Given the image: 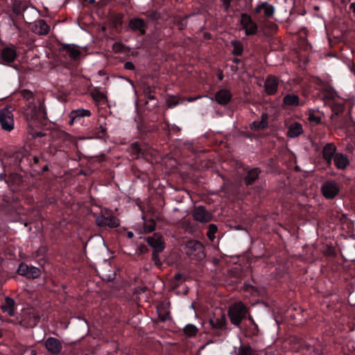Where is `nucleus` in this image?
I'll return each instance as SVG.
<instances>
[{"mask_svg":"<svg viewBox=\"0 0 355 355\" xmlns=\"http://www.w3.org/2000/svg\"><path fill=\"white\" fill-rule=\"evenodd\" d=\"M45 114L44 106L40 100H37V102H29L25 110V115L28 121H34L44 117Z\"/></svg>","mask_w":355,"mask_h":355,"instance_id":"nucleus-1","label":"nucleus"},{"mask_svg":"<svg viewBox=\"0 0 355 355\" xmlns=\"http://www.w3.org/2000/svg\"><path fill=\"white\" fill-rule=\"evenodd\" d=\"M247 313L245 306L241 302H237L230 306L229 309V317L231 322L238 326Z\"/></svg>","mask_w":355,"mask_h":355,"instance_id":"nucleus-2","label":"nucleus"},{"mask_svg":"<svg viewBox=\"0 0 355 355\" xmlns=\"http://www.w3.org/2000/svg\"><path fill=\"white\" fill-rule=\"evenodd\" d=\"M187 254L197 259L205 258L204 248L201 243L196 241H189L186 243Z\"/></svg>","mask_w":355,"mask_h":355,"instance_id":"nucleus-3","label":"nucleus"},{"mask_svg":"<svg viewBox=\"0 0 355 355\" xmlns=\"http://www.w3.org/2000/svg\"><path fill=\"white\" fill-rule=\"evenodd\" d=\"M0 123L2 129L6 131H11L13 130V114L8 108H3L0 110Z\"/></svg>","mask_w":355,"mask_h":355,"instance_id":"nucleus-4","label":"nucleus"},{"mask_svg":"<svg viewBox=\"0 0 355 355\" xmlns=\"http://www.w3.org/2000/svg\"><path fill=\"white\" fill-rule=\"evenodd\" d=\"M19 275L26 276L28 278L35 279L40 276L41 270L35 266H29L26 263H21L17 269Z\"/></svg>","mask_w":355,"mask_h":355,"instance_id":"nucleus-5","label":"nucleus"},{"mask_svg":"<svg viewBox=\"0 0 355 355\" xmlns=\"http://www.w3.org/2000/svg\"><path fill=\"white\" fill-rule=\"evenodd\" d=\"M96 223L99 227H109L110 228L117 227L120 225L119 219L113 216H98L96 218Z\"/></svg>","mask_w":355,"mask_h":355,"instance_id":"nucleus-6","label":"nucleus"},{"mask_svg":"<svg viewBox=\"0 0 355 355\" xmlns=\"http://www.w3.org/2000/svg\"><path fill=\"white\" fill-rule=\"evenodd\" d=\"M45 347L49 353L58 355L62 349V344L58 338L49 337L45 340Z\"/></svg>","mask_w":355,"mask_h":355,"instance_id":"nucleus-7","label":"nucleus"},{"mask_svg":"<svg viewBox=\"0 0 355 355\" xmlns=\"http://www.w3.org/2000/svg\"><path fill=\"white\" fill-rule=\"evenodd\" d=\"M339 187L335 182H327L322 186V191L327 198H334L339 192Z\"/></svg>","mask_w":355,"mask_h":355,"instance_id":"nucleus-8","label":"nucleus"},{"mask_svg":"<svg viewBox=\"0 0 355 355\" xmlns=\"http://www.w3.org/2000/svg\"><path fill=\"white\" fill-rule=\"evenodd\" d=\"M193 216L195 220L201 223L209 222L211 218V214L202 207H196L193 211Z\"/></svg>","mask_w":355,"mask_h":355,"instance_id":"nucleus-9","label":"nucleus"},{"mask_svg":"<svg viewBox=\"0 0 355 355\" xmlns=\"http://www.w3.org/2000/svg\"><path fill=\"white\" fill-rule=\"evenodd\" d=\"M91 112L89 110L78 109L70 112L69 117V125H73L75 122L79 121L82 117L89 116Z\"/></svg>","mask_w":355,"mask_h":355,"instance_id":"nucleus-10","label":"nucleus"},{"mask_svg":"<svg viewBox=\"0 0 355 355\" xmlns=\"http://www.w3.org/2000/svg\"><path fill=\"white\" fill-rule=\"evenodd\" d=\"M241 23L243 28L245 30L247 35L254 34L257 31V26L253 23L250 17L247 15H242L241 17Z\"/></svg>","mask_w":355,"mask_h":355,"instance_id":"nucleus-11","label":"nucleus"},{"mask_svg":"<svg viewBox=\"0 0 355 355\" xmlns=\"http://www.w3.org/2000/svg\"><path fill=\"white\" fill-rule=\"evenodd\" d=\"M129 27L133 31H139L140 34L144 35L146 33V24L140 18H133L129 21Z\"/></svg>","mask_w":355,"mask_h":355,"instance_id":"nucleus-12","label":"nucleus"},{"mask_svg":"<svg viewBox=\"0 0 355 355\" xmlns=\"http://www.w3.org/2000/svg\"><path fill=\"white\" fill-rule=\"evenodd\" d=\"M33 30L38 35H46L50 31V26L44 20L39 19L35 22Z\"/></svg>","mask_w":355,"mask_h":355,"instance_id":"nucleus-13","label":"nucleus"},{"mask_svg":"<svg viewBox=\"0 0 355 355\" xmlns=\"http://www.w3.org/2000/svg\"><path fill=\"white\" fill-rule=\"evenodd\" d=\"M254 10L257 13L263 12L266 17H270L275 12V7L267 2H263L257 5Z\"/></svg>","mask_w":355,"mask_h":355,"instance_id":"nucleus-14","label":"nucleus"},{"mask_svg":"<svg viewBox=\"0 0 355 355\" xmlns=\"http://www.w3.org/2000/svg\"><path fill=\"white\" fill-rule=\"evenodd\" d=\"M17 56V53L15 49L12 48H3L1 52V59L8 63L12 62Z\"/></svg>","mask_w":355,"mask_h":355,"instance_id":"nucleus-15","label":"nucleus"},{"mask_svg":"<svg viewBox=\"0 0 355 355\" xmlns=\"http://www.w3.org/2000/svg\"><path fill=\"white\" fill-rule=\"evenodd\" d=\"M334 164L338 168L344 169L349 164L348 157L342 153H336L334 156Z\"/></svg>","mask_w":355,"mask_h":355,"instance_id":"nucleus-16","label":"nucleus"},{"mask_svg":"<svg viewBox=\"0 0 355 355\" xmlns=\"http://www.w3.org/2000/svg\"><path fill=\"white\" fill-rule=\"evenodd\" d=\"M278 82L274 76L268 77L265 82V90L267 94H272L277 89Z\"/></svg>","mask_w":355,"mask_h":355,"instance_id":"nucleus-17","label":"nucleus"},{"mask_svg":"<svg viewBox=\"0 0 355 355\" xmlns=\"http://www.w3.org/2000/svg\"><path fill=\"white\" fill-rule=\"evenodd\" d=\"M230 98L231 94L230 92L226 89H221L216 94V101L221 105L227 104Z\"/></svg>","mask_w":355,"mask_h":355,"instance_id":"nucleus-18","label":"nucleus"},{"mask_svg":"<svg viewBox=\"0 0 355 355\" xmlns=\"http://www.w3.org/2000/svg\"><path fill=\"white\" fill-rule=\"evenodd\" d=\"M63 49L69 54V57L73 60L77 59L81 54L78 46L74 44H65Z\"/></svg>","mask_w":355,"mask_h":355,"instance_id":"nucleus-19","label":"nucleus"},{"mask_svg":"<svg viewBox=\"0 0 355 355\" xmlns=\"http://www.w3.org/2000/svg\"><path fill=\"white\" fill-rule=\"evenodd\" d=\"M336 148L332 144H328L324 147L322 151L323 157L329 164L331 163L332 156L336 154Z\"/></svg>","mask_w":355,"mask_h":355,"instance_id":"nucleus-20","label":"nucleus"},{"mask_svg":"<svg viewBox=\"0 0 355 355\" xmlns=\"http://www.w3.org/2000/svg\"><path fill=\"white\" fill-rule=\"evenodd\" d=\"M303 132L302 126L300 123L295 122L289 126L287 135L290 137H296L300 135Z\"/></svg>","mask_w":355,"mask_h":355,"instance_id":"nucleus-21","label":"nucleus"},{"mask_svg":"<svg viewBox=\"0 0 355 355\" xmlns=\"http://www.w3.org/2000/svg\"><path fill=\"white\" fill-rule=\"evenodd\" d=\"M14 305V300L12 298L7 297L5 299L4 304L1 306V309L3 312H6L10 316H12L15 313Z\"/></svg>","mask_w":355,"mask_h":355,"instance_id":"nucleus-22","label":"nucleus"},{"mask_svg":"<svg viewBox=\"0 0 355 355\" xmlns=\"http://www.w3.org/2000/svg\"><path fill=\"white\" fill-rule=\"evenodd\" d=\"M284 103L288 106H297L303 104L302 102H300L298 96L293 94L286 95L284 98Z\"/></svg>","mask_w":355,"mask_h":355,"instance_id":"nucleus-23","label":"nucleus"},{"mask_svg":"<svg viewBox=\"0 0 355 355\" xmlns=\"http://www.w3.org/2000/svg\"><path fill=\"white\" fill-rule=\"evenodd\" d=\"M259 171L257 168H252L248 171V175L245 177L246 184H252L259 176Z\"/></svg>","mask_w":355,"mask_h":355,"instance_id":"nucleus-24","label":"nucleus"},{"mask_svg":"<svg viewBox=\"0 0 355 355\" xmlns=\"http://www.w3.org/2000/svg\"><path fill=\"white\" fill-rule=\"evenodd\" d=\"M198 329L192 324H187L184 328V332L187 336L192 337L196 335Z\"/></svg>","mask_w":355,"mask_h":355,"instance_id":"nucleus-25","label":"nucleus"},{"mask_svg":"<svg viewBox=\"0 0 355 355\" xmlns=\"http://www.w3.org/2000/svg\"><path fill=\"white\" fill-rule=\"evenodd\" d=\"M267 125H268L267 116L262 115L261 120L259 121H254L252 123L251 126H252V128H253L254 130H259V129L264 128L265 127L267 126Z\"/></svg>","mask_w":355,"mask_h":355,"instance_id":"nucleus-26","label":"nucleus"},{"mask_svg":"<svg viewBox=\"0 0 355 355\" xmlns=\"http://www.w3.org/2000/svg\"><path fill=\"white\" fill-rule=\"evenodd\" d=\"M155 234H153L152 236H148L146 239L147 243L152 247V257L153 259H155Z\"/></svg>","mask_w":355,"mask_h":355,"instance_id":"nucleus-27","label":"nucleus"},{"mask_svg":"<svg viewBox=\"0 0 355 355\" xmlns=\"http://www.w3.org/2000/svg\"><path fill=\"white\" fill-rule=\"evenodd\" d=\"M232 44L234 46L233 53L235 55H240L243 51V47L241 44L236 41H232Z\"/></svg>","mask_w":355,"mask_h":355,"instance_id":"nucleus-28","label":"nucleus"},{"mask_svg":"<svg viewBox=\"0 0 355 355\" xmlns=\"http://www.w3.org/2000/svg\"><path fill=\"white\" fill-rule=\"evenodd\" d=\"M217 232V227L214 225V224H211L209 226V230H208V232H207V236L208 238L211 240V241H213L215 238L214 236V234Z\"/></svg>","mask_w":355,"mask_h":355,"instance_id":"nucleus-29","label":"nucleus"},{"mask_svg":"<svg viewBox=\"0 0 355 355\" xmlns=\"http://www.w3.org/2000/svg\"><path fill=\"white\" fill-rule=\"evenodd\" d=\"M21 95L23 96V98L24 99H26V101H28L29 102H31L30 101L31 100H33V101H35V100L33 98V94L29 90L24 89V90L21 91Z\"/></svg>","mask_w":355,"mask_h":355,"instance_id":"nucleus-30","label":"nucleus"},{"mask_svg":"<svg viewBox=\"0 0 355 355\" xmlns=\"http://www.w3.org/2000/svg\"><path fill=\"white\" fill-rule=\"evenodd\" d=\"M40 321V316L37 314L33 313L30 315V320L28 323V325L30 327L35 326Z\"/></svg>","mask_w":355,"mask_h":355,"instance_id":"nucleus-31","label":"nucleus"},{"mask_svg":"<svg viewBox=\"0 0 355 355\" xmlns=\"http://www.w3.org/2000/svg\"><path fill=\"white\" fill-rule=\"evenodd\" d=\"M309 120L311 122L315 123H319L320 122V118L319 116L315 114L313 111H309Z\"/></svg>","mask_w":355,"mask_h":355,"instance_id":"nucleus-32","label":"nucleus"},{"mask_svg":"<svg viewBox=\"0 0 355 355\" xmlns=\"http://www.w3.org/2000/svg\"><path fill=\"white\" fill-rule=\"evenodd\" d=\"M155 227V222L152 220L150 221V223L144 225V232L146 233H150L154 231Z\"/></svg>","mask_w":355,"mask_h":355,"instance_id":"nucleus-33","label":"nucleus"},{"mask_svg":"<svg viewBox=\"0 0 355 355\" xmlns=\"http://www.w3.org/2000/svg\"><path fill=\"white\" fill-rule=\"evenodd\" d=\"M124 46L121 42H115L112 46V50L115 53H119L123 51Z\"/></svg>","mask_w":355,"mask_h":355,"instance_id":"nucleus-34","label":"nucleus"},{"mask_svg":"<svg viewBox=\"0 0 355 355\" xmlns=\"http://www.w3.org/2000/svg\"><path fill=\"white\" fill-rule=\"evenodd\" d=\"M217 320V322L214 323V320H211L210 322L212 325L213 327H215V328H221L223 324H224V320L223 318L220 319V320Z\"/></svg>","mask_w":355,"mask_h":355,"instance_id":"nucleus-35","label":"nucleus"},{"mask_svg":"<svg viewBox=\"0 0 355 355\" xmlns=\"http://www.w3.org/2000/svg\"><path fill=\"white\" fill-rule=\"evenodd\" d=\"M239 355H252L250 348L248 347H242L240 350Z\"/></svg>","mask_w":355,"mask_h":355,"instance_id":"nucleus-36","label":"nucleus"},{"mask_svg":"<svg viewBox=\"0 0 355 355\" xmlns=\"http://www.w3.org/2000/svg\"><path fill=\"white\" fill-rule=\"evenodd\" d=\"M164 248V243L162 241L159 239H157V252L162 251Z\"/></svg>","mask_w":355,"mask_h":355,"instance_id":"nucleus-37","label":"nucleus"},{"mask_svg":"<svg viewBox=\"0 0 355 355\" xmlns=\"http://www.w3.org/2000/svg\"><path fill=\"white\" fill-rule=\"evenodd\" d=\"M124 68L125 69H128V70H133L135 69V65L132 62H126L125 64H124Z\"/></svg>","mask_w":355,"mask_h":355,"instance_id":"nucleus-38","label":"nucleus"},{"mask_svg":"<svg viewBox=\"0 0 355 355\" xmlns=\"http://www.w3.org/2000/svg\"><path fill=\"white\" fill-rule=\"evenodd\" d=\"M182 278V275L180 274H177L175 275L174 278H173V286H178V284L176 283V281H178L179 279H180Z\"/></svg>","mask_w":355,"mask_h":355,"instance_id":"nucleus-39","label":"nucleus"},{"mask_svg":"<svg viewBox=\"0 0 355 355\" xmlns=\"http://www.w3.org/2000/svg\"><path fill=\"white\" fill-rule=\"evenodd\" d=\"M168 107H171L177 105L178 104V102L174 99L168 100L167 101Z\"/></svg>","mask_w":355,"mask_h":355,"instance_id":"nucleus-40","label":"nucleus"},{"mask_svg":"<svg viewBox=\"0 0 355 355\" xmlns=\"http://www.w3.org/2000/svg\"><path fill=\"white\" fill-rule=\"evenodd\" d=\"M94 98L95 100H101L104 98V95L102 93L98 92Z\"/></svg>","mask_w":355,"mask_h":355,"instance_id":"nucleus-41","label":"nucleus"},{"mask_svg":"<svg viewBox=\"0 0 355 355\" xmlns=\"http://www.w3.org/2000/svg\"><path fill=\"white\" fill-rule=\"evenodd\" d=\"M159 318H160L161 320L165 321V320L169 319L170 316H169V314L167 313V314H166L164 315H159Z\"/></svg>","mask_w":355,"mask_h":355,"instance_id":"nucleus-42","label":"nucleus"},{"mask_svg":"<svg viewBox=\"0 0 355 355\" xmlns=\"http://www.w3.org/2000/svg\"><path fill=\"white\" fill-rule=\"evenodd\" d=\"M223 3H224L225 6L226 8H227L229 4L230 3L231 0H223Z\"/></svg>","mask_w":355,"mask_h":355,"instance_id":"nucleus-43","label":"nucleus"},{"mask_svg":"<svg viewBox=\"0 0 355 355\" xmlns=\"http://www.w3.org/2000/svg\"><path fill=\"white\" fill-rule=\"evenodd\" d=\"M29 355H37V352L34 349H31L28 352Z\"/></svg>","mask_w":355,"mask_h":355,"instance_id":"nucleus-44","label":"nucleus"},{"mask_svg":"<svg viewBox=\"0 0 355 355\" xmlns=\"http://www.w3.org/2000/svg\"><path fill=\"white\" fill-rule=\"evenodd\" d=\"M328 98H333L334 97V93L333 92H329V94L327 96Z\"/></svg>","mask_w":355,"mask_h":355,"instance_id":"nucleus-45","label":"nucleus"},{"mask_svg":"<svg viewBox=\"0 0 355 355\" xmlns=\"http://www.w3.org/2000/svg\"><path fill=\"white\" fill-rule=\"evenodd\" d=\"M100 128L101 129V132H102L103 133L105 132V131H106V128H105L103 126V125H102V124H101V125H100Z\"/></svg>","mask_w":355,"mask_h":355,"instance_id":"nucleus-46","label":"nucleus"},{"mask_svg":"<svg viewBox=\"0 0 355 355\" xmlns=\"http://www.w3.org/2000/svg\"><path fill=\"white\" fill-rule=\"evenodd\" d=\"M134 234L132 232H128V236L130 238V239H132L133 237Z\"/></svg>","mask_w":355,"mask_h":355,"instance_id":"nucleus-47","label":"nucleus"},{"mask_svg":"<svg viewBox=\"0 0 355 355\" xmlns=\"http://www.w3.org/2000/svg\"><path fill=\"white\" fill-rule=\"evenodd\" d=\"M33 160L35 164H37L39 162V158L37 157H34Z\"/></svg>","mask_w":355,"mask_h":355,"instance_id":"nucleus-48","label":"nucleus"},{"mask_svg":"<svg viewBox=\"0 0 355 355\" xmlns=\"http://www.w3.org/2000/svg\"><path fill=\"white\" fill-rule=\"evenodd\" d=\"M150 98L153 99V98H154V96H150Z\"/></svg>","mask_w":355,"mask_h":355,"instance_id":"nucleus-49","label":"nucleus"},{"mask_svg":"<svg viewBox=\"0 0 355 355\" xmlns=\"http://www.w3.org/2000/svg\"><path fill=\"white\" fill-rule=\"evenodd\" d=\"M205 348V346H202L200 349H202Z\"/></svg>","mask_w":355,"mask_h":355,"instance_id":"nucleus-50","label":"nucleus"},{"mask_svg":"<svg viewBox=\"0 0 355 355\" xmlns=\"http://www.w3.org/2000/svg\"><path fill=\"white\" fill-rule=\"evenodd\" d=\"M46 169H47V166H44V170H46Z\"/></svg>","mask_w":355,"mask_h":355,"instance_id":"nucleus-51","label":"nucleus"},{"mask_svg":"<svg viewBox=\"0 0 355 355\" xmlns=\"http://www.w3.org/2000/svg\"><path fill=\"white\" fill-rule=\"evenodd\" d=\"M2 336V333L1 331H0V338Z\"/></svg>","mask_w":355,"mask_h":355,"instance_id":"nucleus-52","label":"nucleus"},{"mask_svg":"<svg viewBox=\"0 0 355 355\" xmlns=\"http://www.w3.org/2000/svg\"><path fill=\"white\" fill-rule=\"evenodd\" d=\"M156 266H157V267L158 266V261L157 260Z\"/></svg>","mask_w":355,"mask_h":355,"instance_id":"nucleus-53","label":"nucleus"},{"mask_svg":"<svg viewBox=\"0 0 355 355\" xmlns=\"http://www.w3.org/2000/svg\"><path fill=\"white\" fill-rule=\"evenodd\" d=\"M189 101H193V99L190 98Z\"/></svg>","mask_w":355,"mask_h":355,"instance_id":"nucleus-54","label":"nucleus"}]
</instances>
